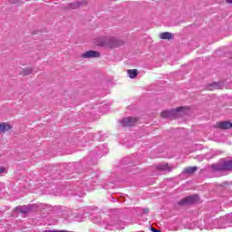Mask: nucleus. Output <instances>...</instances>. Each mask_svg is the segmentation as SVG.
<instances>
[{
	"label": "nucleus",
	"instance_id": "obj_16",
	"mask_svg": "<svg viewBox=\"0 0 232 232\" xmlns=\"http://www.w3.org/2000/svg\"><path fill=\"white\" fill-rule=\"evenodd\" d=\"M6 172V169L2 167L0 168V175H3V173H5Z\"/></svg>",
	"mask_w": 232,
	"mask_h": 232
},
{
	"label": "nucleus",
	"instance_id": "obj_9",
	"mask_svg": "<svg viewBox=\"0 0 232 232\" xmlns=\"http://www.w3.org/2000/svg\"><path fill=\"white\" fill-rule=\"evenodd\" d=\"M127 73L130 79H135L137 77V69L128 70Z\"/></svg>",
	"mask_w": 232,
	"mask_h": 232
},
{
	"label": "nucleus",
	"instance_id": "obj_6",
	"mask_svg": "<svg viewBox=\"0 0 232 232\" xmlns=\"http://www.w3.org/2000/svg\"><path fill=\"white\" fill-rule=\"evenodd\" d=\"M83 59H93V57H101V53L97 51H87L82 54Z\"/></svg>",
	"mask_w": 232,
	"mask_h": 232
},
{
	"label": "nucleus",
	"instance_id": "obj_7",
	"mask_svg": "<svg viewBox=\"0 0 232 232\" xmlns=\"http://www.w3.org/2000/svg\"><path fill=\"white\" fill-rule=\"evenodd\" d=\"M217 128L219 130H229V128H232V123L229 121H221L217 123Z\"/></svg>",
	"mask_w": 232,
	"mask_h": 232
},
{
	"label": "nucleus",
	"instance_id": "obj_14",
	"mask_svg": "<svg viewBox=\"0 0 232 232\" xmlns=\"http://www.w3.org/2000/svg\"><path fill=\"white\" fill-rule=\"evenodd\" d=\"M160 169H162L163 171H166V169H168V165H160L159 166Z\"/></svg>",
	"mask_w": 232,
	"mask_h": 232
},
{
	"label": "nucleus",
	"instance_id": "obj_13",
	"mask_svg": "<svg viewBox=\"0 0 232 232\" xmlns=\"http://www.w3.org/2000/svg\"><path fill=\"white\" fill-rule=\"evenodd\" d=\"M81 5H82V3H80V2L72 3L69 5V8H72V9L79 8Z\"/></svg>",
	"mask_w": 232,
	"mask_h": 232
},
{
	"label": "nucleus",
	"instance_id": "obj_12",
	"mask_svg": "<svg viewBox=\"0 0 232 232\" xmlns=\"http://www.w3.org/2000/svg\"><path fill=\"white\" fill-rule=\"evenodd\" d=\"M32 72H34V70H32V68H25L22 71L21 74L22 75H30L32 73Z\"/></svg>",
	"mask_w": 232,
	"mask_h": 232
},
{
	"label": "nucleus",
	"instance_id": "obj_17",
	"mask_svg": "<svg viewBox=\"0 0 232 232\" xmlns=\"http://www.w3.org/2000/svg\"><path fill=\"white\" fill-rule=\"evenodd\" d=\"M120 224H122L121 227H116V229H124V225L122 222H120Z\"/></svg>",
	"mask_w": 232,
	"mask_h": 232
},
{
	"label": "nucleus",
	"instance_id": "obj_18",
	"mask_svg": "<svg viewBox=\"0 0 232 232\" xmlns=\"http://www.w3.org/2000/svg\"><path fill=\"white\" fill-rule=\"evenodd\" d=\"M143 213L146 215V214L150 213V210L148 208H145V209H143Z\"/></svg>",
	"mask_w": 232,
	"mask_h": 232
},
{
	"label": "nucleus",
	"instance_id": "obj_3",
	"mask_svg": "<svg viewBox=\"0 0 232 232\" xmlns=\"http://www.w3.org/2000/svg\"><path fill=\"white\" fill-rule=\"evenodd\" d=\"M212 169H216L217 171H231L232 160L225 161L222 165H212Z\"/></svg>",
	"mask_w": 232,
	"mask_h": 232
},
{
	"label": "nucleus",
	"instance_id": "obj_10",
	"mask_svg": "<svg viewBox=\"0 0 232 232\" xmlns=\"http://www.w3.org/2000/svg\"><path fill=\"white\" fill-rule=\"evenodd\" d=\"M160 39H173V34L171 33H162L160 34Z\"/></svg>",
	"mask_w": 232,
	"mask_h": 232
},
{
	"label": "nucleus",
	"instance_id": "obj_8",
	"mask_svg": "<svg viewBox=\"0 0 232 232\" xmlns=\"http://www.w3.org/2000/svg\"><path fill=\"white\" fill-rule=\"evenodd\" d=\"M12 130V125L6 122H2L0 123V131L5 132V131H10Z\"/></svg>",
	"mask_w": 232,
	"mask_h": 232
},
{
	"label": "nucleus",
	"instance_id": "obj_15",
	"mask_svg": "<svg viewBox=\"0 0 232 232\" xmlns=\"http://www.w3.org/2000/svg\"><path fill=\"white\" fill-rule=\"evenodd\" d=\"M28 208L27 207H24V208H21V213H28Z\"/></svg>",
	"mask_w": 232,
	"mask_h": 232
},
{
	"label": "nucleus",
	"instance_id": "obj_21",
	"mask_svg": "<svg viewBox=\"0 0 232 232\" xmlns=\"http://www.w3.org/2000/svg\"><path fill=\"white\" fill-rule=\"evenodd\" d=\"M113 46H119V44H115Z\"/></svg>",
	"mask_w": 232,
	"mask_h": 232
},
{
	"label": "nucleus",
	"instance_id": "obj_4",
	"mask_svg": "<svg viewBox=\"0 0 232 232\" xmlns=\"http://www.w3.org/2000/svg\"><path fill=\"white\" fill-rule=\"evenodd\" d=\"M198 195H192L184 198L179 202V206H188V204H195V202H198Z\"/></svg>",
	"mask_w": 232,
	"mask_h": 232
},
{
	"label": "nucleus",
	"instance_id": "obj_2",
	"mask_svg": "<svg viewBox=\"0 0 232 232\" xmlns=\"http://www.w3.org/2000/svg\"><path fill=\"white\" fill-rule=\"evenodd\" d=\"M224 222V218H220L219 219H208V224L206 225V229H222L224 226L222 223Z\"/></svg>",
	"mask_w": 232,
	"mask_h": 232
},
{
	"label": "nucleus",
	"instance_id": "obj_5",
	"mask_svg": "<svg viewBox=\"0 0 232 232\" xmlns=\"http://www.w3.org/2000/svg\"><path fill=\"white\" fill-rule=\"evenodd\" d=\"M120 122L121 126H123L124 128L130 127V126H135V124H137V118H133V117L123 118Z\"/></svg>",
	"mask_w": 232,
	"mask_h": 232
},
{
	"label": "nucleus",
	"instance_id": "obj_19",
	"mask_svg": "<svg viewBox=\"0 0 232 232\" xmlns=\"http://www.w3.org/2000/svg\"><path fill=\"white\" fill-rule=\"evenodd\" d=\"M151 231H153V232H159V230H158V229L153 228V227H151Z\"/></svg>",
	"mask_w": 232,
	"mask_h": 232
},
{
	"label": "nucleus",
	"instance_id": "obj_11",
	"mask_svg": "<svg viewBox=\"0 0 232 232\" xmlns=\"http://www.w3.org/2000/svg\"><path fill=\"white\" fill-rule=\"evenodd\" d=\"M197 171V167H188L184 169V173H187L188 175H191L192 173H195Z\"/></svg>",
	"mask_w": 232,
	"mask_h": 232
},
{
	"label": "nucleus",
	"instance_id": "obj_20",
	"mask_svg": "<svg viewBox=\"0 0 232 232\" xmlns=\"http://www.w3.org/2000/svg\"><path fill=\"white\" fill-rule=\"evenodd\" d=\"M227 3H232V0H227Z\"/></svg>",
	"mask_w": 232,
	"mask_h": 232
},
{
	"label": "nucleus",
	"instance_id": "obj_1",
	"mask_svg": "<svg viewBox=\"0 0 232 232\" xmlns=\"http://www.w3.org/2000/svg\"><path fill=\"white\" fill-rule=\"evenodd\" d=\"M186 113L185 107H179L170 111H163L160 115L162 119H177V117H182L186 115Z\"/></svg>",
	"mask_w": 232,
	"mask_h": 232
}]
</instances>
